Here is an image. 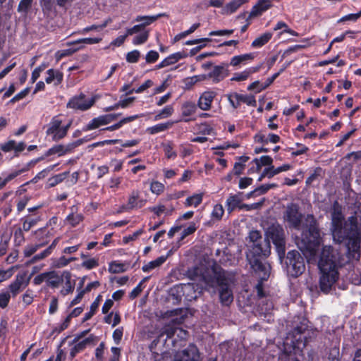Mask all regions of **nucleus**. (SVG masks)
Instances as JSON below:
<instances>
[{
    "label": "nucleus",
    "instance_id": "obj_58",
    "mask_svg": "<svg viewBox=\"0 0 361 361\" xmlns=\"http://www.w3.org/2000/svg\"><path fill=\"white\" fill-rule=\"evenodd\" d=\"M47 67V65L43 63L37 67L32 73L31 81L34 83L39 77L41 72H42Z\"/></svg>",
    "mask_w": 361,
    "mask_h": 361
},
{
    "label": "nucleus",
    "instance_id": "obj_45",
    "mask_svg": "<svg viewBox=\"0 0 361 361\" xmlns=\"http://www.w3.org/2000/svg\"><path fill=\"white\" fill-rule=\"evenodd\" d=\"M197 228V226L195 222H190V224L183 229L181 234L180 240H183L187 236L195 233Z\"/></svg>",
    "mask_w": 361,
    "mask_h": 361
},
{
    "label": "nucleus",
    "instance_id": "obj_9",
    "mask_svg": "<svg viewBox=\"0 0 361 361\" xmlns=\"http://www.w3.org/2000/svg\"><path fill=\"white\" fill-rule=\"evenodd\" d=\"M267 238L271 240L277 248L283 251L285 246V233L283 228L278 224L269 226L266 231Z\"/></svg>",
    "mask_w": 361,
    "mask_h": 361
},
{
    "label": "nucleus",
    "instance_id": "obj_48",
    "mask_svg": "<svg viewBox=\"0 0 361 361\" xmlns=\"http://www.w3.org/2000/svg\"><path fill=\"white\" fill-rule=\"evenodd\" d=\"M171 126V123H159L157 124L150 128H149V131L151 134H155L159 132L164 131L167 130L170 126Z\"/></svg>",
    "mask_w": 361,
    "mask_h": 361
},
{
    "label": "nucleus",
    "instance_id": "obj_36",
    "mask_svg": "<svg viewBox=\"0 0 361 361\" xmlns=\"http://www.w3.org/2000/svg\"><path fill=\"white\" fill-rule=\"evenodd\" d=\"M18 268L19 266L16 265L10 267L7 270H0V283L10 279Z\"/></svg>",
    "mask_w": 361,
    "mask_h": 361
},
{
    "label": "nucleus",
    "instance_id": "obj_6",
    "mask_svg": "<svg viewBox=\"0 0 361 361\" xmlns=\"http://www.w3.org/2000/svg\"><path fill=\"white\" fill-rule=\"evenodd\" d=\"M287 272L293 277H298L305 270L303 257L296 250H291L287 253L286 257Z\"/></svg>",
    "mask_w": 361,
    "mask_h": 361
},
{
    "label": "nucleus",
    "instance_id": "obj_4",
    "mask_svg": "<svg viewBox=\"0 0 361 361\" xmlns=\"http://www.w3.org/2000/svg\"><path fill=\"white\" fill-rule=\"evenodd\" d=\"M261 255L255 254H247V258L250 262L252 269L258 274L259 280L254 286V290L257 293H264L266 291L264 285V281L267 280L269 276L271 267L266 262H262L260 259Z\"/></svg>",
    "mask_w": 361,
    "mask_h": 361
},
{
    "label": "nucleus",
    "instance_id": "obj_3",
    "mask_svg": "<svg viewBox=\"0 0 361 361\" xmlns=\"http://www.w3.org/2000/svg\"><path fill=\"white\" fill-rule=\"evenodd\" d=\"M357 219L351 216L343 221L341 207L335 202L331 213V233L334 240L341 243L345 241L347 254L350 259L359 260L360 258L361 232L358 228Z\"/></svg>",
    "mask_w": 361,
    "mask_h": 361
},
{
    "label": "nucleus",
    "instance_id": "obj_39",
    "mask_svg": "<svg viewBox=\"0 0 361 361\" xmlns=\"http://www.w3.org/2000/svg\"><path fill=\"white\" fill-rule=\"evenodd\" d=\"M253 161L257 165V169L259 170L261 168V165L269 166V167H271L272 166L273 159L269 156H262L260 157V159H255Z\"/></svg>",
    "mask_w": 361,
    "mask_h": 361
},
{
    "label": "nucleus",
    "instance_id": "obj_53",
    "mask_svg": "<svg viewBox=\"0 0 361 361\" xmlns=\"http://www.w3.org/2000/svg\"><path fill=\"white\" fill-rule=\"evenodd\" d=\"M164 152L167 159H175L176 153L173 150V147L170 143L163 145Z\"/></svg>",
    "mask_w": 361,
    "mask_h": 361
},
{
    "label": "nucleus",
    "instance_id": "obj_25",
    "mask_svg": "<svg viewBox=\"0 0 361 361\" xmlns=\"http://www.w3.org/2000/svg\"><path fill=\"white\" fill-rule=\"evenodd\" d=\"M254 58L255 54L252 53L235 56L231 59L230 64L232 66H238L241 64L245 65L248 61H252Z\"/></svg>",
    "mask_w": 361,
    "mask_h": 361
},
{
    "label": "nucleus",
    "instance_id": "obj_52",
    "mask_svg": "<svg viewBox=\"0 0 361 361\" xmlns=\"http://www.w3.org/2000/svg\"><path fill=\"white\" fill-rule=\"evenodd\" d=\"M267 88V85L265 84L261 83L259 80H256L251 83L247 87V90L249 91H255L256 92H259L262 90Z\"/></svg>",
    "mask_w": 361,
    "mask_h": 361
},
{
    "label": "nucleus",
    "instance_id": "obj_49",
    "mask_svg": "<svg viewBox=\"0 0 361 361\" xmlns=\"http://www.w3.org/2000/svg\"><path fill=\"white\" fill-rule=\"evenodd\" d=\"M224 213V207L221 204H217L214 207L213 211L212 212V218L220 220L223 216Z\"/></svg>",
    "mask_w": 361,
    "mask_h": 361
},
{
    "label": "nucleus",
    "instance_id": "obj_37",
    "mask_svg": "<svg viewBox=\"0 0 361 361\" xmlns=\"http://www.w3.org/2000/svg\"><path fill=\"white\" fill-rule=\"evenodd\" d=\"M202 201V194H195L190 197H188L185 201V205L187 207L194 206L197 207Z\"/></svg>",
    "mask_w": 361,
    "mask_h": 361
},
{
    "label": "nucleus",
    "instance_id": "obj_43",
    "mask_svg": "<svg viewBox=\"0 0 361 361\" xmlns=\"http://www.w3.org/2000/svg\"><path fill=\"white\" fill-rule=\"evenodd\" d=\"M68 172L62 173L60 174H57L52 178L49 179V187H54L59 184V183L62 182L66 177L67 176Z\"/></svg>",
    "mask_w": 361,
    "mask_h": 361
},
{
    "label": "nucleus",
    "instance_id": "obj_27",
    "mask_svg": "<svg viewBox=\"0 0 361 361\" xmlns=\"http://www.w3.org/2000/svg\"><path fill=\"white\" fill-rule=\"evenodd\" d=\"M47 75L48 76L45 79L47 84L54 82V85H57L63 80V74L59 71L49 69L47 71Z\"/></svg>",
    "mask_w": 361,
    "mask_h": 361
},
{
    "label": "nucleus",
    "instance_id": "obj_63",
    "mask_svg": "<svg viewBox=\"0 0 361 361\" xmlns=\"http://www.w3.org/2000/svg\"><path fill=\"white\" fill-rule=\"evenodd\" d=\"M97 308V302H93L90 306V311L85 314L83 321L89 320L94 314Z\"/></svg>",
    "mask_w": 361,
    "mask_h": 361
},
{
    "label": "nucleus",
    "instance_id": "obj_38",
    "mask_svg": "<svg viewBox=\"0 0 361 361\" xmlns=\"http://www.w3.org/2000/svg\"><path fill=\"white\" fill-rule=\"evenodd\" d=\"M197 107L193 102H185L182 106V114L188 116L193 114L196 111Z\"/></svg>",
    "mask_w": 361,
    "mask_h": 361
},
{
    "label": "nucleus",
    "instance_id": "obj_35",
    "mask_svg": "<svg viewBox=\"0 0 361 361\" xmlns=\"http://www.w3.org/2000/svg\"><path fill=\"white\" fill-rule=\"evenodd\" d=\"M102 41V38L100 37H94V38H82L73 42H68L66 43L67 46H72L80 44H97Z\"/></svg>",
    "mask_w": 361,
    "mask_h": 361
},
{
    "label": "nucleus",
    "instance_id": "obj_13",
    "mask_svg": "<svg viewBox=\"0 0 361 361\" xmlns=\"http://www.w3.org/2000/svg\"><path fill=\"white\" fill-rule=\"evenodd\" d=\"M200 354L195 345H189L187 348L177 353L173 361H199Z\"/></svg>",
    "mask_w": 361,
    "mask_h": 361
},
{
    "label": "nucleus",
    "instance_id": "obj_47",
    "mask_svg": "<svg viewBox=\"0 0 361 361\" xmlns=\"http://www.w3.org/2000/svg\"><path fill=\"white\" fill-rule=\"evenodd\" d=\"M43 246L42 244H35V245H27L23 251L24 256L27 257H30L32 254H34L36 251H37L40 247Z\"/></svg>",
    "mask_w": 361,
    "mask_h": 361
},
{
    "label": "nucleus",
    "instance_id": "obj_54",
    "mask_svg": "<svg viewBox=\"0 0 361 361\" xmlns=\"http://www.w3.org/2000/svg\"><path fill=\"white\" fill-rule=\"evenodd\" d=\"M23 231L22 228H18L14 232V241L18 245H20L25 240Z\"/></svg>",
    "mask_w": 361,
    "mask_h": 361
},
{
    "label": "nucleus",
    "instance_id": "obj_41",
    "mask_svg": "<svg viewBox=\"0 0 361 361\" xmlns=\"http://www.w3.org/2000/svg\"><path fill=\"white\" fill-rule=\"evenodd\" d=\"M126 270V264L117 262L110 263L109 271L111 273H121Z\"/></svg>",
    "mask_w": 361,
    "mask_h": 361
},
{
    "label": "nucleus",
    "instance_id": "obj_7",
    "mask_svg": "<svg viewBox=\"0 0 361 361\" xmlns=\"http://www.w3.org/2000/svg\"><path fill=\"white\" fill-rule=\"evenodd\" d=\"M63 121L61 115H56L52 117L47 126L46 134L51 137L54 142H58L66 137L65 130L63 129Z\"/></svg>",
    "mask_w": 361,
    "mask_h": 361
},
{
    "label": "nucleus",
    "instance_id": "obj_23",
    "mask_svg": "<svg viewBox=\"0 0 361 361\" xmlns=\"http://www.w3.org/2000/svg\"><path fill=\"white\" fill-rule=\"evenodd\" d=\"M187 54L183 52H176L171 54L166 59H164L161 63L157 66V68L160 69L170 65H173L178 61L180 59L185 58Z\"/></svg>",
    "mask_w": 361,
    "mask_h": 361
},
{
    "label": "nucleus",
    "instance_id": "obj_24",
    "mask_svg": "<svg viewBox=\"0 0 361 361\" xmlns=\"http://www.w3.org/2000/svg\"><path fill=\"white\" fill-rule=\"evenodd\" d=\"M242 201L243 198L241 192H238L235 195H230L226 202V206L228 213H231L237 207L239 208Z\"/></svg>",
    "mask_w": 361,
    "mask_h": 361
},
{
    "label": "nucleus",
    "instance_id": "obj_22",
    "mask_svg": "<svg viewBox=\"0 0 361 361\" xmlns=\"http://www.w3.org/2000/svg\"><path fill=\"white\" fill-rule=\"evenodd\" d=\"M261 68V66H257L255 67H250L242 72L235 73L233 74V76L231 78V81H245L249 78V77L255 73H257Z\"/></svg>",
    "mask_w": 361,
    "mask_h": 361
},
{
    "label": "nucleus",
    "instance_id": "obj_57",
    "mask_svg": "<svg viewBox=\"0 0 361 361\" xmlns=\"http://www.w3.org/2000/svg\"><path fill=\"white\" fill-rule=\"evenodd\" d=\"M32 0H21L18 6V12L27 13L31 6Z\"/></svg>",
    "mask_w": 361,
    "mask_h": 361
},
{
    "label": "nucleus",
    "instance_id": "obj_21",
    "mask_svg": "<svg viewBox=\"0 0 361 361\" xmlns=\"http://www.w3.org/2000/svg\"><path fill=\"white\" fill-rule=\"evenodd\" d=\"M63 281V276L55 271L47 272L46 284L49 287L58 288Z\"/></svg>",
    "mask_w": 361,
    "mask_h": 361
},
{
    "label": "nucleus",
    "instance_id": "obj_17",
    "mask_svg": "<svg viewBox=\"0 0 361 361\" xmlns=\"http://www.w3.org/2000/svg\"><path fill=\"white\" fill-rule=\"evenodd\" d=\"M228 74V64L224 63L214 66L212 71L208 73L207 78L212 79L214 82H219L223 80Z\"/></svg>",
    "mask_w": 361,
    "mask_h": 361
},
{
    "label": "nucleus",
    "instance_id": "obj_18",
    "mask_svg": "<svg viewBox=\"0 0 361 361\" xmlns=\"http://www.w3.org/2000/svg\"><path fill=\"white\" fill-rule=\"evenodd\" d=\"M273 0H258L257 4H255L249 13L247 20L261 16L264 12L267 11L272 6Z\"/></svg>",
    "mask_w": 361,
    "mask_h": 361
},
{
    "label": "nucleus",
    "instance_id": "obj_1",
    "mask_svg": "<svg viewBox=\"0 0 361 361\" xmlns=\"http://www.w3.org/2000/svg\"><path fill=\"white\" fill-rule=\"evenodd\" d=\"M297 245L309 262H317L322 274L320 289L322 292L329 291L338 277L337 252L331 246H324L317 257L320 238L319 231L314 226L302 231Z\"/></svg>",
    "mask_w": 361,
    "mask_h": 361
},
{
    "label": "nucleus",
    "instance_id": "obj_32",
    "mask_svg": "<svg viewBox=\"0 0 361 361\" xmlns=\"http://www.w3.org/2000/svg\"><path fill=\"white\" fill-rule=\"evenodd\" d=\"M21 221H23L22 228L25 231H28L31 229L32 227L35 226L40 221V217H31L30 216H27L26 217L21 219Z\"/></svg>",
    "mask_w": 361,
    "mask_h": 361
},
{
    "label": "nucleus",
    "instance_id": "obj_64",
    "mask_svg": "<svg viewBox=\"0 0 361 361\" xmlns=\"http://www.w3.org/2000/svg\"><path fill=\"white\" fill-rule=\"evenodd\" d=\"M123 328L120 327L114 330L113 333V338L116 344H118L122 339Z\"/></svg>",
    "mask_w": 361,
    "mask_h": 361
},
{
    "label": "nucleus",
    "instance_id": "obj_29",
    "mask_svg": "<svg viewBox=\"0 0 361 361\" xmlns=\"http://www.w3.org/2000/svg\"><path fill=\"white\" fill-rule=\"evenodd\" d=\"M165 16L164 13H159L158 15H156V16H138L136 17L135 18V21L136 22H142L140 23V25H142V27H143V29L145 28V26L147 25H150L151 23H152L153 22H154L155 20H157L159 18L161 17V16Z\"/></svg>",
    "mask_w": 361,
    "mask_h": 361
},
{
    "label": "nucleus",
    "instance_id": "obj_61",
    "mask_svg": "<svg viewBox=\"0 0 361 361\" xmlns=\"http://www.w3.org/2000/svg\"><path fill=\"white\" fill-rule=\"evenodd\" d=\"M63 278L66 279V290L68 292H72L73 290V286L71 281V274L68 271H65L63 273Z\"/></svg>",
    "mask_w": 361,
    "mask_h": 361
},
{
    "label": "nucleus",
    "instance_id": "obj_42",
    "mask_svg": "<svg viewBox=\"0 0 361 361\" xmlns=\"http://www.w3.org/2000/svg\"><path fill=\"white\" fill-rule=\"evenodd\" d=\"M53 154H57L59 157L65 155L63 145H54L51 148L49 149L48 151L46 152L47 156H50Z\"/></svg>",
    "mask_w": 361,
    "mask_h": 361
},
{
    "label": "nucleus",
    "instance_id": "obj_2",
    "mask_svg": "<svg viewBox=\"0 0 361 361\" xmlns=\"http://www.w3.org/2000/svg\"><path fill=\"white\" fill-rule=\"evenodd\" d=\"M188 276L192 281L187 284H180L176 287V293L188 292L193 289L199 293L209 291V288H218L220 293L232 291L235 283V276L231 272L221 268L209 269L204 266L193 267L188 271Z\"/></svg>",
    "mask_w": 361,
    "mask_h": 361
},
{
    "label": "nucleus",
    "instance_id": "obj_5",
    "mask_svg": "<svg viewBox=\"0 0 361 361\" xmlns=\"http://www.w3.org/2000/svg\"><path fill=\"white\" fill-rule=\"evenodd\" d=\"M163 317L171 318V319L169 324H165L158 338L152 341V345H157L159 341V338L164 335H166V338H171L173 336L178 329L176 326L182 324L185 319V315L183 314V309L181 308L166 311L163 314Z\"/></svg>",
    "mask_w": 361,
    "mask_h": 361
},
{
    "label": "nucleus",
    "instance_id": "obj_16",
    "mask_svg": "<svg viewBox=\"0 0 361 361\" xmlns=\"http://www.w3.org/2000/svg\"><path fill=\"white\" fill-rule=\"evenodd\" d=\"M95 341L96 337L94 335H90L85 339L80 341H78L76 343H73V341L71 343V345H73L70 351L71 358H74L78 353L83 350L88 345L94 344Z\"/></svg>",
    "mask_w": 361,
    "mask_h": 361
},
{
    "label": "nucleus",
    "instance_id": "obj_56",
    "mask_svg": "<svg viewBox=\"0 0 361 361\" xmlns=\"http://www.w3.org/2000/svg\"><path fill=\"white\" fill-rule=\"evenodd\" d=\"M140 56V52L138 50L130 51L126 55V61L128 63H136Z\"/></svg>",
    "mask_w": 361,
    "mask_h": 361
},
{
    "label": "nucleus",
    "instance_id": "obj_33",
    "mask_svg": "<svg viewBox=\"0 0 361 361\" xmlns=\"http://www.w3.org/2000/svg\"><path fill=\"white\" fill-rule=\"evenodd\" d=\"M272 34L271 32H265L257 37L252 43V47L254 48H259L267 44L271 38Z\"/></svg>",
    "mask_w": 361,
    "mask_h": 361
},
{
    "label": "nucleus",
    "instance_id": "obj_19",
    "mask_svg": "<svg viewBox=\"0 0 361 361\" xmlns=\"http://www.w3.org/2000/svg\"><path fill=\"white\" fill-rule=\"evenodd\" d=\"M146 203V200L140 198L138 191H133L129 196L128 203L126 206H123L118 212H121L123 209H134L142 207Z\"/></svg>",
    "mask_w": 361,
    "mask_h": 361
},
{
    "label": "nucleus",
    "instance_id": "obj_20",
    "mask_svg": "<svg viewBox=\"0 0 361 361\" xmlns=\"http://www.w3.org/2000/svg\"><path fill=\"white\" fill-rule=\"evenodd\" d=\"M215 96L216 93L213 91L203 92L198 100V106L202 110H209L211 108L212 102Z\"/></svg>",
    "mask_w": 361,
    "mask_h": 361
},
{
    "label": "nucleus",
    "instance_id": "obj_55",
    "mask_svg": "<svg viewBox=\"0 0 361 361\" xmlns=\"http://www.w3.org/2000/svg\"><path fill=\"white\" fill-rule=\"evenodd\" d=\"M290 169V166L289 164H283L281 166H279L278 168H274V166H271L269 167V169L271 170L270 176H271V178L274 177L275 175L280 173L283 171H286Z\"/></svg>",
    "mask_w": 361,
    "mask_h": 361
},
{
    "label": "nucleus",
    "instance_id": "obj_46",
    "mask_svg": "<svg viewBox=\"0 0 361 361\" xmlns=\"http://www.w3.org/2000/svg\"><path fill=\"white\" fill-rule=\"evenodd\" d=\"M49 255H50L49 250H44L43 252H42L37 255H35L34 257H32L29 261H27L26 262V264L29 265V264H34L39 260H42V259L46 258Z\"/></svg>",
    "mask_w": 361,
    "mask_h": 361
},
{
    "label": "nucleus",
    "instance_id": "obj_8",
    "mask_svg": "<svg viewBox=\"0 0 361 361\" xmlns=\"http://www.w3.org/2000/svg\"><path fill=\"white\" fill-rule=\"evenodd\" d=\"M303 215L299 211V206L295 203H290L287 205L283 212V219L289 227L299 229Z\"/></svg>",
    "mask_w": 361,
    "mask_h": 361
},
{
    "label": "nucleus",
    "instance_id": "obj_44",
    "mask_svg": "<svg viewBox=\"0 0 361 361\" xmlns=\"http://www.w3.org/2000/svg\"><path fill=\"white\" fill-rule=\"evenodd\" d=\"M173 106L171 105L166 106L155 116V119L159 120L161 118H168L173 114Z\"/></svg>",
    "mask_w": 361,
    "mask_h": 361
},
{
    "label": "nucleus",
    "instance_id": "obj_50",
    "mask_svg": "<svg viewBox=\"0 0 361 361\" xmlns=\"http://www.w3.org/2000/svg\"><path fill=\"white\" fill-rule=\"evenodd\" d=\"M150 190L152 193L159 195L164 190V185L158 181H153L150 185Z\"/></svg>",
    "mask_w": 361,
    "mask_h": 361
},
{
    "label": "nucleus",
    "instance_id": "obj_10",
    "mask_svg": "<svg viewBox=\"0 0 361 361\" xmlns=\"http://www.w3.org/2000/svg\"><path fill=\"white\" fill-rule=\"evenodd\" d=\"M95 102L94 97L87 99L83 94L73 97L67 104V106L74 109L85 111L89 109Z\"/></svg>",
    "mask_w": 361,
    "mask_h": 361
},
{
    "label": "nucleus",
    "instance_id": "obj_30",
    "mask_svg": "<svg viewBox=\"0 0 361 361\" xmlns=\"http://www.w3.org/2000/svg\"><path fill=\"white\" fill-rule=\"evenodd\" d=\"M167 256H161L156 259L151 261L142 267V270L145 272H149L153 269L161 266L167 259Z\"/></svg>",
    "mask_w": 361,
    "mask_h": 361
},
{
    "label": "nucleus",
    "instance_id": "obj_12",
    "mask_svg": "<svg viewBox=\"0 0 361 361\" xmlns=\"http://www.w3.org/2000/svg\"><path fill=\"white\" fill-rule=\"evenodd\" d=\"M30 276H27L26 272H22L16 275L15 280L8 286V290L12 293L22 292L28 286Z\"/></svg>",
    "mask_w": 361,
    "mask_h": 361
},
{
    "label": "nucleus",
    "instance_id": "obj_60",
    "mask_svg": "<svg viewBox=\"0 0 361 361\" xmlns=\"http://www.w3.org/2000/svg\"><path fill=\"white\" fill-rule=\"evenodd\" d=\"M98 265H99L98 260L94 258L85 260L82 263V266L87 269H91L92 268L97 267Z\"/></svg>",
    "mask_w": 361,
    "mask_h": 361
},
{
    "label": "nucleus",
    "instance_id": "obj_59",
    "mask_svg": "<svg viewBox=\"0 0 361 361\" xmlns=\"http://www.w3.org/2000/svg\"><path fill=\"white\" fill-rule=\"evenodd\" d=\"M159 56V55L157 51L153 50L149 51L145 56L146 62L148 63H154L157 61Z\"/></svg>",
    "mask_w": 361,
    "mask_h": 361
},
{
    "label": "nucleus",
    "instance_id": "obj_26",
    "mask_svg": "<svg viewBox=\"0 0 361 361\" xmlns=\"http://www.w3.org/2000/svg\"><path fill=\"white\" fill-rule=\"evenodd\" d=\"M76 208L75 207H71L72 212L67 216L66 218V223L71 225L72 227L78 226L84 219V216L82 214L75 212Z\"/></svg>",
    "mask_w": 361,
    "mask_h": 361
},
{
    "label": "nucleus",
    "instance_id": "obj_11",
    "mask_svg": "<svg viewBox=\"0 0 361 361\" xmlns=\"http://www.w3.org/2000/svg\"><path fill=\"white\" fill-rule=\"evenodd\" d=\"M227 97L229 103L234 109H237L242 102L252 106H255L257 104V102L253 95L240 94L237 92H233L228 94Z\"/></svg>",
    "mask_w": 361,
    "mask_h": 361
},
{
    "label": "nucleus",
    "instance_id": "obj_40",
    "mask_svg": "<svg viewBox=\"0 0 361 361\" xmlns=\"http://www.w3.org/2000/svg\"><path fill=\"white\" fill-rule=\"evenodd\" d=\"M56 166V164L51 165L48 166L47 168L43 169L40 172H39L31 180L32 183H37L39 180L43 179L45 177H47L49 173L54 170V167Z\"/></svg>",
    "mask_w": 361,
    "mask_h": 361
},
{
    "label": "nucleus",
    "instance_id": "obj_15",
    "mask_svg": "<svg viewBox=\"0 0 361 361\" xmlns=\"http://www.w3.org/2000/svg\"><path fill=\"white\" fill-rule=\"evenodd\" d=\"M249 238L253 243L252 250L248 254H255L257 255H267V250L260 243L262 236L259 231H252L250 232Z\"/></svg>",
    "mask_w": 361,
    "mask_h": 361
},
{
    "label": "nucleus",
    "instance_id": "obj_14",
    "mask_svg": "<svg viewBox=\"0 0 361 361\" xmlns=\"http://www.w3.org/2000/svg\"><path fill=\"white\" fill-rule=\"evenodd\" d=\"M121 114H111L93 118L84 128L85 130L96 129L101 126L106 125L115 121Z\"/></svg>",
    "mask_w": 361,
    "mask_h": 361
},
{
    "label": "nucleus",
    "instance_id": "obj_62",
    "mask_svg": "<svg viewBox=\"0 0 361 361\" xmlns=\"http://www.w3.org/2000/svg\"><path fill=\"white\" fill-rule=\"evenodd\" d=\"M16 147V142L14 140H9L7 142L1 144L0 148L1 150L7 152L14 150Z\"/></svg>",
    "mask_w": 361,
    "mask_h": 361
},
{
    "label": "nucleus",
    "instance_id": "obj_28",
    "mask_svg": "<svg viewBox=\"0 0 361 361\" xmlns=\"http://www.w3.org/2000/svg\"><path fill=\"white\" fill-rule=\"evenodd\" d=\"M248 0H233L227 4L224 8V13L231 14L234 13L241 5L247 2Z\"/></svg>",
    "mask_w": 361,
    "mask_h": 361
},
{
    "label": "nucleus",
    "instance_id": "obj_31",
    "mask_svg": "<svg viewBox=\"0 0 361 361\" xmlns=\"http://www.w3.org/2000/svg\"><path fill=\"white\" fill-rule=\"evenodd\" d=\"M31 164H32V163L30 162V163L27 164L25 166L22 167L21 169L13 170L8 174L6 175L4 178L5 181L6 182V183L11 181L12 180H13L15 178H16L21 173H23L25 171H27L29 170Z\"/></svg>",
    "mask_w": 361,
    "mask_h": 361
},
{
    "label": "nucleus",
    "instance_id": "obj_51",
    "mask_svg": "<svg viewBox=\"0 0 361 361\" xmlns=\"http://www.w3.org/2000/svg\"><path fill=\"white\" fill-rule=\"evenodd\" d=\"M149 37V33L147 31L144 30L141 32V33L139 35H137L133 39V44L135 45L141 44L145 43Z\"/></svg>",
    "mask_w": 361,
    "mask_h": 361
},
{
    "label": "nucleus",
    "instance_id": "obj_34",
    "mask_svg": "<svg viewBox=\"0 0 361 361\" xmlns=\"http://www.w3.org/2000/svg\"><path fill=\"white\" fill-rule=\"evenodd\" d=\"M138 117H139L138 115H134V116H128V117L124 118L121 119L117 123H116L114 125H112L111 126L106 127V128H104L102 130H109V131L116 130L120 128L123 125H124V124H126L127 123L133 121L134 120L137 119Z\"/></svg>",
    "mask_w": 361,
    "mask_h": 361
}]
</instances>
